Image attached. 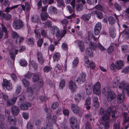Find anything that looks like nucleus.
<instances>
[{
    "mask_svg": "<svg viewBox=\"0 0 129 129\" xmlns=\"http://www.w3.org/2000/svg\"><path fill=\"white\" fill-rule=\"evenodd\" d=\"M77 123H75V124H71V126L72 129H79V126Z\"/></svg>",
    "mask_w": 129,
    "mask_h": 129,
    "instance_id": "nucleus-54",
    "label": "nucleus"
},
{
    "mask_svg": "<svg viewBox=\"0 0 129 129\" xmlns=\"http://www.w3.org/2000/svg\"><path fill=\"white\" fill-rule=\"evenodd\" d=\"M78 45L81 52H83L85 49L84 43L83 41L78 40L77 41Z\"/></svg>",
    "mask_w": 129,
    "mask_h": 129,
    "instance_id": "nucleus-21",
    "label": "nucleus"
},
{
    "mask_svg": "<svg viewBox=\"0 0 129 129\" xmlns=\"http://www.w3.org/2000/svg\"><path fill=\"white\" fill-rule=\"evenodd\" d=\"M35 33L36 34V37L37 38V39H39L40 38V34L38 30H35Z\"/></svg>",
    "mask_w": 129,
    "mask_h": 129,
    "instance_id": "nucleus-61",
    "label": "nucleus"
},
{
    "mask_svg": "<svg viewBox=\"0 0 129 129\" xmlns=\"http://www.w3.org/2000/svg\"><path fill=\"white\" fill-rule=\"evenodd\" d=\"M91 98L90 97H88L86 100L85 105H89L91 104Z\"/></svg>",
    "mask_w": 129,
    "mask_h": 129,
    "instance_id": "nucleus-59",
    "label": "nucleus"
},
{
    "mask_svg": "<svg viewBox=\"0 0 129 129\" xmlns=\"http://www.w3.org/2000/svg\"><path fill=\"white\" fill-rule=\"evenodd\" d=\"M61 23L63 25V27L64 26L66 28V26L68 23V21L66 19H64L61 21Z\"/></svg>",
    "mask_w": 129,
    "mask_h": 129,
    "instance_id": "nucleus-60",
    "label": "nucleus"
},
{
    "mask_svg": "<svg viewBox=\"0 0 129 129\" xmlns=\"http://www.w3.org/2000/svg\"><path fill=\"white\" fill-rule=\"evenodd\" d=\"M91 16L90 14L83 15L82 16V18L84 21H88Z\"/></svg>",
    "mask_w": 129,
    "mask_h": 129,
    "instance_id": "nucleus-30",
    "label": "nucleus"
},
{
    "mask_svg": "<svg viewBox=\"0 0 129 129\" xmlns=\"http://www.w3.org/2000/svg\"><path fill=\"white\" fill-rule=\"evenodd\" d=\"M44 24L45 26L46 27H50L51 25L52 24L51 22L49 21H47L45 22V23H43Z\"/></svg>",
    "mask_w": 129,
    "mask_h": 129,
    "instance_id": "nucleus-47",
    "label": "nucleus"
},
{
    "mask_svg": "<svg viewBox=\"0 0 129 129\" xmlns=\"http://www.w3.org/2000/svg\"><path fill=\"white\" fill-rule=\"evenodd\" d=\"M52 69L51 67L49 66H46L44 68V72L47 73L49 72Z\"/></svg>",
    "mask_w": 129,
    "mask_h": 129,
    "instance_id": "nucleus-51",
    "label": "nucleus"
},
{
    "mask_svg": "<svg viewBox=\"0 0 129 129\" xmlns=\"http://www.w3.org/2000/svg\"><path fill=\"white\" fill-rule=\"evenodd\" d=\"M58 103L57 102H54L52 105L51 108L53 110H55L58 107Z\"/></svg>",
    "mask_w": 129,
    "mask_h": 129,
    "instance_id": "nucleus-46",
    "label": "nucleus"
},
{
    "mask_svg": "<svg viewBox=\"0 0 129 129\" xmlns=\"http://www.w3.org/2000/svg\"><path fill=\"white\" fill-rule=\"evenodd\" d=\"M129 72V66L125 67L121 71L122 72H123L125 74L128 73Z\"/></svg>",
    "mask_w": 129,
    "mask_h": 129,
    "instance_id": "nucleus-62",
    "label": "nucleus"
},
{
    "mask_svg": "<svg viewBox=\"0 0 129 129\" xmlns=\"http://www.w3.org/2000/svg\"><path fill=\"white\" fill-rule=\"evenodd\" d=\"M2 85L3 88H5L8 90L10 91L12 89V86L11 83H10V81L6 79H4Z\"/></svg>",
    "mask_w": 129,
    "mask_h": 129,
    "instance_id": "nucleus-11",
    "label": "nucleus"
},
{
    "mask_svg": "<svg viewBox=\"0 0 129 129\" xmlns=\"http://www.w3.org/2000/svg\"><path fill=\"white\" fill-rule=\"evenodd\" d=\"M101 84L99 82H97L94 85L93 87V93L97 95H99L100 94L101 90L100 88Z\"/></svg>",
    "mask_w": 129,
    "mask_h": 129,
    "instance_id": "nucleus-9",
    "label": "nucleus"
},
{
    "mask_svg": "<svg viewBox=\"0 0 129 129\" xmlns=\"http://www.w3.org/2000/svg\"><path fill=\"white\" fill-rule=\"evenodd\" d=\"M123 27L124 28V29L122 32L123 34H125L126 36H128V38H129V28L128 27L124 24L122 25Z\"/></svg>",
    "mask_w": 129,
    "mask_h": 129,
    "instance_id": "nucleus-18",
    "label": "nucleus"
},
{
    "mask_svg": "<svg viewBox=\"0 0 129 129\" xmlns=\"http://www.w3.org/2000/svg\"><path fill=\"white\" fill-rule=\"evenodd\" d=\"M63 30L61 31L60 33H59L58 28L56 26H53L52 27L51 30V33L53 34L56 33V37L58 38L60 37V38L63 37L66 33V28L64 26Z\"/></svg>",
    "mask_w": 129,
    "mask_h": 129,
    "instance_id": "nucleus-4",
    "label": "nucleus"
},
{
    "mask_svg": "<svg viewBox=\"0 0 129 129\" xmlns=\"http://www.w3.org/2000/svg\"><path fill=\"white\" fill-rule=\"evenodd\" d=\"M22 82L24 86L25 87H27L29 85L30 83L29 81L25 79L22 80Z\"/></svg>",
    "mask_w": 129,
    "mask_h": 129,
    "instance_id": "nucleus-44",
    "label": "nucleus"
},
{
    "mask_svg": "<svg viewBox=\"0 0 129 129\" xmlns=\"http://www.w3.org/2000/svg\"><path fill=\"white\" fill-rule=\"evenodd\" d=\"M114 49V47L113 46H111L109 47L107 50V52L109 54H111L113 51Z\"/></svg>",
    "mask_w": 129,
    "mask_h": 129,
    "instance_id": "nucleus-48",
    "label": "nucleus"
},
{
    "mask_svg": "<svg viewBox=\"0 0 129 129\" xmlns=\"http://www.w3.org/2000/svg\"><path fill=\"white\" fill-rule=\"evenodd\" d=\"M21 90V86L20 85H18L17 86L16 92L13 94L14 96H17L18 95L20 92Z\"/></svg>",
    "mask_w": 129,
    "mask_h": 129,
    "instance_id": "nucleus-31",
    "label": "nucleus"
},
{
    "mask_svg": "<svg viewBox=\"0 0 129 129\" xmlns=\"http://www.w3.org/2000/svg\"><path fill=\"white\" fill-rule=\"evenodd\" d=\"M108 21L110 24H112L115 22V19L112 16L109 17L108 18Z\"/></svg>",
    "mask_w": 129,
    "mask_h": 129,
    "instance_id": "nucleus-42",
    "label": "nucleus"
},
{
    "mask_svg": "<svg viewBox=\"0 0 129 129\" xmlns=\"http://www.w3.org/2000/svg\"><path fill=\"white\" fill-rule=\"evenodd\" d=\"M8 119L9 122L13 125H15L16 124V118L14 117H9Z\"/></svg>",
    "mask_w": 129,
    "mask_h": 129,
    "instance_id": "nucleus-27",
    "label": "nucleus"
},
{
    "mask_svg": "<svg viewBox=\"0 0 129 129\" xmlns=\"http://www.w3.org/2000/svg\"><path fill=\"white\" fill-rule=\"evenodd\" d=\"M41 19L42 21H45L48 17V14L45 12H42L41 14Z\"/></svg>",
    "mask_w": 129,
    "mask_h": 129,
    "instance_id": "nucleus-29",
    "label": "nucleus"
},
{
    "mask_svg": "<svg viewBox=\"0 0 129 129\" xmlns=\"http://www.w3.org/2000/svg\"><path fill=\"white\" fill-rule=\"evenodd\" d=\"M91 13L93 14H96L97 17L99 19H102L103 18V13L97 10H93L91 12Z\"/></svg>",
    "mask_w": 129,
    "mask_h": 129,
    "instance_id": "nucleus-19",
    "label": "nucleus"
},
{
    "mask_svg": "<svg viewBox=\"0 0 129 129\" xmlns=\"http://www.w3.org/2000/svg\"><path fill=\"white\" fill-rule=\"evenodd\" d=\"M17 99V97H14L11 99L9 100L7 102V105L8 106H11L14 104Z\"/></svg>",
    "mask_w": 129,
    "mask_h": 129,
    "instance_id": "nucleus-22",
    "label": "nucleus"
},
{
    "mask_svg": "<svg viewBox=\"0 0 129 129\" xmlns=\"http://www.w3.org/2000/svg\"><path fill=\"white\" fill-rule=\"evenodd\" d=\"M115 64L116 66V69L117 70L121 69L124 66V62L121 60H116Z\"/></svg>",
    "mask_w": 129,
    "mask_h": 129,
    "instance_id": "nucleus-15",
    "label": "nucleus"
},
{
    "mask_svg": "<svg viewBox=\"0 0 129 129\" xmlns=\"http://www.w3.org/2000/svg\"><path fill=\"white\" fill-rule=\"evenodd\" d=\"M48 11V12L51 14H56L57 12L56 8L52 6H51L49 8Z\"/></svg>",
    "mask_w": 129,
    "mask_h": 129,
    "instance_id": "nucleus-24",
    "label": "nucleus"
},
{
    "mask_svg": "<svg viewBox=\"0 0 129 129\" xmlns=\"http://www.w3.org/2000/svg\"><path fill=\"white\" fill-rule=\"evenodd\" d=\"M57 117L56 116L54 115L53 116V117L51 122L50 121H49L48 120L47 122H49L50 124L52 125V126L53 125L56 123L57 121Z\"/></svg>",
    "mask_w": 129,
    "mask_h": 129,
    "instance_id": "nucleus-33",
    "label": "nucleus"
},
{
    "mask_svg": "<svg viewBox=\"0 0 129 129\" xmlns=\"http://www.w3.org/2000/svg\"><path fill=\"white\" fill-rule=\"evenodd\" d=\"M2 30L5 33V38H7L8 37V33L6 27L4 26L3 25H2Z\"/></svg>",
    "mask_w": 129,
    "mask_h": 129,
    "instance_id": "nucleus-38",
    "label": "nucleus"
},
{
    "mask_svg": "<svg viewBox=\"0 0 129 129\" xmlns=\"http://www.w3.org/2000/svg\"><path fill=\"white\" fill-rule=\"evenodd\" d=\"M81 99V95L79 93H78L75 95L74 96L75 101L77 103H78L80 101Z\"/></svg>",
    "mask_w": 129,
    "mask_h": 129,
    "instance_id": "nucleus-28",
    "label": "nucleus"
},
{
    "mask_svg": "<svg viewBox=\"0 0 129 129\" xmlns=\"http://www.w3.org/2000/svg\"><path fill=\"white\" fill-rule=\"evenodd\" d=\"M92 102L93 106L96 109H98L100 106L99 103L98 102V98L97 96H94L92 98Z\"/></svg>",
    "mask_w": 129,
    "mask_h": 129,
    "instance_id": "nucleus-17",
    "label": "nucleus"
},
{
    "mask_svg": "<svg viewBox=\"0 0 129 129\" xmlns=\"http://www.w3.org/2000/svg\"><path fill=\"white\" fill-rule=\"evenodd\" d=\"M31 106V104L30 103L25 102L20 104V108L21 109L23 110H27L28 107H30Z\"/></svg>",
    "mask_w": 129,
    "mask_h": 129,
    "instance_id": "nucleus-14",
    "label": "nucleus"
},
{
    "mask_svg": "<svg viewBox=\"0 0 129 129\" xmlns=\"http://www.w3.org/2000/svg\"><path fill=\"white\" fill-rule=\"evenodd\" d=\"M31 19L32 22L34 23H36L38 22L39 17L38 15H36L32 16Z\"/></svg>",
    "mask_w": 129,
    "mask_h": 129,
    "instance_id": "nucleus-39",
    "label": "nucleus"
},
{
    "mask_svg": "<svg viewBox=\"0 0 129 129\" xmlns=\"http://www.w3.org/2000/svg\"><path fill=\"white\" fill-rule=\"evenodd\" d=\"M65 81L64 80H61L59 84V87L60 89H62L63 87L65 86Z\"/></svg>",
    "mask_w": 129,
    "mask_h": 129,
    "instance_id": "nucleus-43",
    "label": "nucleus"
},
{
    "mask_svg": "<svg viewBox=\"0 0 129 129\" xmlns=\"http://www.w3.org/2000/svg\"><path fill=\"white\" fill-rule=\"evenodd\" d=\"M83 8V6L82 5L80 4H78L76 5V9L77 10H81Z\"/></svg>",
    "mask_w": 129,
    "mask_h": 129,
    "instance_id": "nucleus-52",
    "label": "nucleus"
},
{
    "mask_svg": "<svg viewBox=\"0 0 129 129\" xmlns=\"http://www.w3.org/2000/svg\"><path fill=\"white\" fill-rule=\"evenodd\" d=\"M11 35L12 37L14 39H16L19 36L17 33L16 32L12 31L11 32Z\"/></svg>",
    "mask_w": 129,
    "mask_h": 129,
    "instance_id": "nucleus-58",
    "label": "nucleus"
},
{
    "mask_svg": "<svg viewBox=\"0 0 129 129\" xmlns=\"http://www.w3.org/2000/svg\"><path fill=\"white\" fill-rule=\"evenodd\" d=\"M34 40L33 38H29L28 39V44L31 45H33L34 42Z\"/></svg>",
    "mask_w": 129,
    "mask_h": 129,
    "instance_id": "nucleus-57",
    "label": "nucleus"
},
{
    "mask_svg": "<svg viewBox=\"0 0 129 129\" xmlns=\"http://www.w3.org/2000/svg\"><path fill=\"white\" fill-rule=\"evenodd\" d=\"M24 38L23 37H19L18 36L16 38V43L17 44H20L22 42Z\"/></svg>",
    "mask_w": 129,
    "mask_h": 129,
    "instance_id": "nucleus-40",
    "label": "nucleus"
},
{
    "mask_svg": "<svg viewBox=\"0 0 129 129\" xmlns=\"http://www.w3.org/2000/svg\"><path fill=\"white\" fill-rule=\"evenodd\" d=\"M69 88L72 90H74L77 88V85L75 81L71 80L69 83Z\"/></svg>",
    "mask_w": 129,
    "mask_h": 129,
    "instance_id": "nucleus-16",
    "label": "nucleus"
},
{
    "mask_svg": "<svg viewBox=\"0 0 129 129\" xmlns=\"http://www.w3.org/2000/svg\"><path fill=\"white\" fill-rule=\"evenodd\" d=\"M125 97L124 94L123 92L119 94L117 96V103L118 104L122 103L124 101Z\"/></svg>",
    "mask_w": 129,
    "mask_h": 129,
    "instance_id": "nucleus-13",
    "label": "nucleus"
},
{
    "mask_svg": "<svg viewBox=\"0 0 129 129\" xmlns=\"http://www.w3.org/2000/svg\"><path fill=\"white\" fill-rule=\"evenodd\" d=\"M97 46L99 50L102 51H104L106 50V48L99 43H98Z\"/></svg>",
    "mask_w": 129,
    "mask_h": 129,
    "instance_id": "nucleus-41",
    "label": "nucleus"
},
{
    "mask_svg": "<svg viewBox=\"0 0 129 129\" xmlns=\"http://www.w3.org/2000/svg\"><path fill=\"white\" fill-rule=\"evenodd\" d=\"M60 55L59 53H56L53 56V61H57L59 59Z\"/></svg>",
    "mask_w": 129,
    "mask_h": 129,
    "instance_id": "nucleus-32",
    "label": "nucleus"
},
{
    "mask_svg": "<svg viewBox=\"0 0 129 129\" xmlns=\"http://www.w3.org/2000/svg\"><path fill=\"white\" fill-rule=\"evenodd\" d=\"M118 108V106H112L108 109L107 112L106 111H104L103 108H100V114L104 115V116L102 117L103 121L100 123L99 127V129H108L109 127L108 122L110 120L111 112L112 111V117L114 118L115 116V113L116 112V110Z\"/></svg>",
    "mask_w": 129,
    "mask_h": 129,
    "instance_id": "nucleus-1",
    "label": "nucleus"
},
{
    "mask_svg": "<svg viewBox=\"0 0 129 129\" xmlns=\"http://www.w3.org/2000/svg\"><path fill=\"white\" fill-rule=\"evenodd\" d=\"M75 0H73L72 1L71 4L72 6V7H71L70 6H68L67 7V8L69 10L70 14H72H72L67 17V18L68 19H71L73 17H75L74 12H73V10L75 7Z\"/></svg>",
    "mask_w": 129,
    "mask_h": 129,
    "instance_id": "nucleus-7",
    "label": "nucleus"
},
{
    "mask_svg": "<svg viewBox=\"0 0 129 129\" xmlns=\"http://www.w3.org/2000/svg\"><path fill=\"white\" fill-rule=\"evenodd\" d=\"M47 99V98L46 96H42L39 97V99L41 102H44Z\"/></svg>",
    "mask_w": 129,
    "mask_h": 129,
    "instance_id": "nucleus-55",
    "label": "nucleus"
},
{
    "mask_svg": "<svg viewBox=\"0 0 129 129\" xmlns=\"http://www.w3.org/2000/svg\"><path fill=\"white\" fill-rule=\"evenodd\" d=\"M70 122L71 125L75 124L77 123V121L76 118L74 117H71L70 119Z\"/></svg>",
    "mask_w": 129,
    "mask_h": 129,
    "instance_id": "nucleus-37",
    "label": "nucleus"
},
{
    "mask_svg": "<svg viewBox=\"0 0 129 129\" xmlns=\"http://www.w3.org/2000/svg\"><path fill=\"white\" fill-rule=\"evenodd\" d=\"M87 2L89 4L94 5L97 3V0H87Z\"/></svg>",
    "mask_w": 129,
    "mask_h": 129,
    "instance_id": "nucleus-45",
    "label": "nucleus"
},
{
    "mask_svg": "<svg viewBox=\"0 0 129 129\" xmlns=\"http://www.w3.org/2000/svg\"><path fill=\"white\" fill-rule=\"evenodd\" d=\"M102 92L107 96V99L109 102H111L115 98V94L111 92L110 88L108 87L104 88Z\"/></svg>",
    "mask_w": 129,
    "mask_h": 129,
    "instance_id": "nucleus-3",
    "label": "nucleus"
},
{
    "mask_svg": "<svg viewBox=\"0 0 129 129\" xmlns=\"http://www.w3.org/2000/svg\"><path fill=\"white\" fill-rule=\"evenodd\" d=\"M11 111L12 114L15 116H16L18 114L19 111L18 108L15 106H13L12 107Z\"/></svg>",
    "mask_w": 129,
    "mask_h": 129,
    "instance_id": "nucleus-20",
    "label": "nucleus"
},
{
    "mask_svg": "<svg viewBox=\"0 0 129 129\" xmlns=\"http://www.w3.org/2000/svg\"><path fill=\"white\" fill-rule=\"evenodd\" d=\"M18 52V50H15V54L14 53V51L12 52L11 51H10V55L11 58L13 59V60H15V55Z\"/></svg>",
    "mask_w": 129,
    "mask_h": 129,
    "instance_id": "nucleus-35",
    "label": "nucleus"
},
{
    "mask_svg": "<svg viewBox=\"0 0 129 129\" xmlns=\"http://www.w3.org/2000/svg\"><path fill=\"white\" fill-rule=\"evenodd\" d=\"M12 26L13 27L15 30L19 29L23 27V22L21 20H16L13 21Z\"/></svg>",
    "mask_w": 129,
    "mask_h": 129,
    "instance_id": "nucleus-6",
    "label": "nucleus"
},
{
    "mask_svg": "<svg viewBox=\"0 0 129 129\" xmlns=\"http://www.w3.org/2000/svg\"><path fill=\"white\" fill-rule=\"evenodd\" d=\"M119 80L118 78L116 77L114 80V87H116L118 86L119 89L123 91H126L128 95H129V84H128L124 81L118 83Z\"/></svg>",
    "mask_w": 129,
    "mask_h": 129,
    "instance_id": "nucleus-2",
    "label": "nucleus"
},
{
    "mask_svg": "<svg viewBox=\"0 0 129 129\" xmlns=\"http://www.w3.org/2000/svg\"><path fill=\"white\" fill-rule=\"evenodd\" d=\"M33 75V73L30 72H28L26 74L24 75V77L26 79H29Z\"/></svg>",
    "mask_w": 129,
    "mask_h": 129,
    "instance_id": "nucleus-50",
    "label": "nucleus"
},
{
    "mask_svg": "<svg viewBox=\"0 0 129 129\" xmlns=\"http://www.w3.org/2000/svg\"><path fill=\"white\" fill-rule=\"evenodd\" d=\"M96 47V44L90 42L89 44V48H87L85 50L87 55L89 57H92L93 56L92 49H95Z\"/></svg>",
    "mask_w": 129,
    "mask_h": 129,
    "instance_id": "nucleus-5",
    "label": "nucleus"
},
{
    "mask_svg": "<svg viewBox=\"0 0 129 129\" xmlns=\"http://www.w3.org/2000/svg\"><path fill=\"white\" fill-rule=\"evenodd\" d=\"M27 91L29 93H30L31 94V95H32V94L33 93V91L35 90H36V88L34 87V89H33L30 87H28L27 88Z\"/></svg>",
    "mask_w": 129,
    "mask_h": 129,
    "instance_id": "nucleus-49",
    "label": "nucleus"
},
{
    "mask_svg": "<svg viewBox=\"0 0 129 129\" xmlns=\"http://www.w3.org/2000/svg\"><path fill=\"white\" fill-rule=\"evenodd\" d=\"M39 75L37 74L34 75L33 78V81L34 83H36L38 81L39 79Z\"/></svg>",
    "mask_w": 129,
    "mask_h": 129,
    "instance_id": "nucleus-34",
    "label": "nucleus"
},
{
    "mask_svg": "<svg viewBox=\"0 0 129 129\" xmlns=\"http://www.w3.org/2000/svg\"><path fill=\"white\" fill-rule=\"evenodd\" d=\"M19 64L21 66L25 67L27 65V61L25 59H22L20 60Z\"/></svg>",
    "mask_w": 129,
    "mask_h": 129,
    "instance_id": "nucleus-36",
    "label": "nucleus"
},
{
    "mask_svg": "<svg viewBox=\"0 0 129 129\" xmlns=\"http://www.w3.org/2000/svg\"><path fill=\"white\" fill-rule=\"evenodd\" d=\"M88 38L89 40L92 38H93L94 40H96L98 39L99 38V36L98 37H95L94 36V35L90 32H89L88 33Z\"/></svg>",
    "mask_w": 129,
    "mask_h": 129,
    "instance_id": "nucleus-26",
    "label": "nucleus"
},
{
    "mask_svg": "<svg viewBox=\"0 0 129 129\" xmlns=\"http://www.w3.org/2000/svg\"><path fill=\"white\" fill-rule=\"evenodd\" d=\"M79 62V60L77 58H76L73 60V65L74 67L76 66Z\"/></svg>",
    "mask_w": 129,
    "mask_h": 129,
    "instance_id": "nucleus-53",
    "label": "nucleus"
},
{
    "mask_svg": "<svg viewBox=\"0 0 129 129\" xmlns=\"http://www.w3.org/2000/svg\"><path fill=\"white\" fill-rule=\"evenodd\" d=\"M37 59H39V58H41L43 57L42 53L40 51H38L37 52Z\"/></svg>",
    "mask_w": 129,
    "mask_h": 129,
    "instance_id": "nucleus-63",
    "label": "nucleus"
},
{
    "mask_svg": "<svg viewBox=\"0 0 129 129\" xmlns=\"http://www.w3.org/2000/svg\"><path fill=\"white\" fill-rule=\"evenodd\" d=\"M71 108L73 112L75 113H78L79 112V108L76 105L74 104H72Z\"/></svg>",
    "mask_w": 129,
    "mask_h": 129,
    "instance_id": "nucleus-23",
    "label": "nucleus"
},
{
    "mask_svg": "<svg viewBox=\"0 0 129 129\" xmlns=\"http://www.w3.org/2000/svg\"><path fill=\"white\" fill-rule=\"evenodd\" d=\"M6 124L4 122H0V129H6Z\"/></svg>",
    "mask_w": 129,
    "mask_h": 129,
    "instance_id": "nucleus-56",
    "label": "nucleus"
},
{
    "mask_svg": "<svg viewBox=\"0 0 129 129\" xmlns=\"http://www.w3.org/2000/svg\"><path fill=\"white\" fill-rule=\"evenodd\" d=\"M84 61L85 66L88 68L90 67L93 70L94 69L95 65L93 62L92 61L90 62L88 58L86 57H84Z\"/></svg>",
    "mask_w": 129,
    "mask_h": 129,
    "instance_id": "nucleus-10",
    "label": "nucleus"
},
{
    "mask_svg": "<svg viewBox=\"0 0 129 129\" xmlns=\"http://www.w3.org/2000/svg\"><path fill=\"white\" fill-rule=\"evenodd\" d=\"M29 66L30 69L33 68L35 70L37 69L38 67L37 63L34 61H31L30 62Z\"/></svg>",
    "mask_w": 129,
    "mask_h": 129,
    "instance_id": "nucleus-25",
    "label": "nucleus"
},
{
    "mask_svg": "<svg viewBox=\"0 0 129 129\" xmlns=\"http://www.w3.org/2000/svg\"><path fill=\"white\" fill-rule=\"evenodd\" d=\"M86 74L84 73H81L78 77L76 81L77 82L78 85L80 86V84L84 83L86 80Z\"/></svg>",
    "mask_w": 129,
    "mask_h": 129,
    "instance_id": "nucleus-8",
    "label": "nucleus"
},
{
    "mask_svg": "<svg viewBox=\"0 0 129 129\" xmlns=\"http://www.w3.org/2000/svg\"><path fill=\"white\" fill-rule=\"evenodd\" d=\"M102 25L101 23L98 22L95 24L94 28V32L95 35H98L100 32Z\"/></svg>",
    "mask_w": 129,
    "mask_h": 129,
    "instance_id": "nucleus-12",
    "label": "nucleus"
},
{
    "mask_svg": "<svg viewBox=\"0 0 129 129\" xmlns=\"http://www.w3.org/2000/svg\"><path fill=\"white\" fill-rule=\"evenodd\" d=\"M95 9L98 10H100L101 11H103L104 12H105V11L104 10L102 7L100 5H96L95 7Z\"/></svg>",
    "mask_w": 129,
    "mask_h": 129,
    "instance_id": "nucleus-64",
    "label": "nucleus"
}]
</instances>
